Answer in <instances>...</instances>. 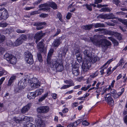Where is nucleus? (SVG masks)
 <instances>
[{
  "label": "nucleus",
  "instance_id": "obj_1",
  "mask_svg": "<svg viewBox=\"0 0 127 127\" xmlns=\"http://www.w3.org/2000/svg\"><path fill=\"white\" fill-rule=\"evenodd\" d=\"M90 38L94 44L97 46H101L102 47V51L104 52H105L108 48H110L111 42L106 39L97 40L93 37H90Z\"/></svg>",
  "mask_w": 127,
  "mask_h": 127
},
{
  "label": "nucleus",
  "instance_id": "obj_2",
  "mask_svg": "<svg viewBox=\"0 0 127 127\" xmlns=\"http://www.w3.org/2000/svg\"><path fill=\"white\" fill-rule=\"evenodd\" d=\"M28 83V79L27 78L24 77L20 80L18 83V87L15 89L16 93L20 92L21 90L27 86Z\"/></svg>",
  "mask_w": 127,
  "mask_h": 127
},
{
  "label": "nucleus",
  "instance_id": "obj_3",
  "mask_svg": "<svg viewBox=\"0 0 127 127\" xmlns=\"http://www.w3.org/2000/svg\"><path fill=\"white\" fill-rule=\"evenodd\" d=\"M28 82L31 85L32 88L33 89L38 88L40 85V82L36 78H33L28 80Z\"/></svg>",
  "mask_w": 127,
  "mask_h": 127
},
{
  "label": "nucleus",
  "instance_id": "obj_4",
  "mask_svg": "<svg viewBox=\"0 0 127 127\" xmlns=\"http://www.w3.org/2000/svg\"><path fill=\"white\" fill-rule=\"evenodd\" d=\"M52 64V67L58 71H61L63 69V66L61 62L60 63L59 62L54 60Z\"/></svg>",
  "mask_w": 127,
  "mask_h": 127
},
{
  "label": "nucleus",
  "instance_id": "obj_5",
  "mask_svg": "<svg viewBox=\"0 0 127 127\" xmlns=\"http://www.w3.org/2000/svg\"><path fill=\"white\" fill-rule=\"evenodd\" d=\"M72 64V72L73 74L75 76L78 75L80 72L79 70V65L75 61H72L71 63Z\"/></svg>",
  "mask_w": 127,
  "mask_h": 127
},
{
  "label": "nucleus",
  "instance_id": "obj_6",
  "mask_svg": "<svg viewBox=\"0 0 127 127\" xmlns=\"http://www.w3.org/2000/svg\"><path fill=\"white\" fill-rule=\"evenodd\" d=\"M91 65V63L90 61H89V60L84 59L82 65V68L84 71H87Z\"/></svg>",
  "mask_w": 127,
  "mask_h": 127
},
{
  "label": "nucleus",
  "instance_id": "obj_7",
  "mask_svg": "<svg viewBox=\"0 0 127 127\" xmlns=\"http://www.w3.org/2000/svg\"><path fill=\"white\" fill-rule=\"evenodd\" d=\"M8 16L7 11L5 8H2L0 9V20H6Z\"/></svg>",
  "mask_w": 127,
  "mask_h": 127
},
{
  "label": "nucleus",
  "instance_id": "obj_8",
  "mask_svg": "<svg viewBox=\"0 0 127 127\" xmlns=\"http://www.w3.org/2000/svg\"><path fill=\"white\" fill-rule=\"evenodd\" d=\"M25 55V59L26 62L30 64H32L33 62V60L31 53L27 51L26 52Z\"/></svg>",
  "mask_w": 127,
  "mask_h": 127
},
{
  "label": "nucleus",
  "instance_id": "obj_9",
  "mask_svg": "<svg viewBox=\"0 0 127 127\" xmlns=\"http://www.w3.org/2000/svg\"><path fill=\"white\" fill-rule=\"evenodd\" d=\"M49 109L50 108L48 106H41L37 108V111L40 113L45 114L49 111Z\"/></svg>",
  "mask_w": 127,
  "mask_h": 127
},
{
  "label": "nucleus",
  "instance_id": "obj_10",
  "mask_svg": "<svg viewBox=\"0 0 127 127\" xmlns=\"http://www.w3.org/2000/svg\"><path fill=\"white\" fill-rule=\"evenodd\" d=\"M64 38V36H62L55 39L52 44V46L55 47H58L61 43L62 40Z\"/></svg>",
  "mask_w": 127,
  "mask_h": 127
},
{
  "label": "nucleus",
  "instance_id": "obj_11",
  "mask_svg": "<svg viewBox=\"0 0 127 127\" xmlns=\"http://www.w3.org/2000/svg\"><path fill=\"white\" fill-rule=\"evenodd\" d=\"M45 35V33H42L41 31L37 32L34 36V38L36 39L35 42L37 43L42 38V37Z\"/></svg>",
  "mask_w": 127,
  "mask_h": 127
},
{
  "label": "nucleus",
  "instance_id": "obj_12",
  "mask_svg": "<svg viewBox=\"0 0 127 127\" xmlns=\"http://www.w3.org/2000/svg\"><path fill=\"white\" fill-rule=\"evenodd\" d=\"M84 55V59H86L88 60L89 59L91 58V56L92 55L91 51L89 49L85 50L83 52Z\"/></svg>",
  "mask_w": 127,
  "mask_h": 127
},
{
  "label": "nucleus",
  "instance_id": "obj_13",
  "mask_svg": "<svg viewBox=\"0 0 127 127\" xmlns=\"http://www.w3.org/2000/svg\"><path fill=\"white\" fill-rule=\"evenodd\" d=\"M35 122L37 127H44L45 124L42 119L39 118L35 119Z\"/></svg>",
  "mask_w": 127,
  "mask_h": 127
},
{
  "label": "nucleus",
  "instance_id": "obj_14",
  "mask_svg": "<svg viewBox=\"0 0 127 127\" xmlns=\"http://www.w3.org/2000/svg\"><path fill=\"white\" fill-rule=\"evenodd\" d=\"M46 25V23L45 22L35 23L33 24V26L37 27L36 29L37 30H39L42 29L44 27L42 25Z\"/></svg>",
  "mask_w": 127,
  "mask_h": 127
},
{
  "label": "nucleus",
  "instance_id": "obj_15",
  "mask_svg": "<svg viewBox=\"0 0 127 127\" xmlns=\"http://www.w3.org/2000/svg\"><path fill=\"white\" fill-rule=\"evenodd\" d=\"M37 48L41 53H44L45 51L44 49V45L42 41H40L37 45Z\"/></svg>",
  "mask_w": 127,
  "mask_h": 127
},
{
  "label": "nucleus",
  "instance_id": "obj_16",
  "mask_svg": "<svg viewBox=\"0 0 127 127\" xmlns=\"http://www.w3.org/2000/svg\"><path fill=\"white\" fill-rule=\"evenodd\" d=\"M31 105V103H29L24 106L21 109V112L24 114L27 112L30 109Z\"/></svg>",
  "mask_w": 127,
  "mask_h": 127
},
{
  "label": "nucleus",
  "instance_id": "obj_17",
  "mask_svg": "<svg viewBox=\"0 0 127 127\" xmlns=\"http://www.w3.org/2000/svg\"><path fill=\"white\" fill-rule=\"evenodd\" d=\"M35 95V93L34 92H29L28 95L27 97L30 99H33L36 97Z\"/></svg>",
  "mask_w": 127,
  "mask_h": 127
},
{
  "label": "nucleus",
  "instance_id": "obj_18",
  "mask_svg": "<svg viewBox=\"0 0 127 127\" xmlns=\"http://www.w3.org/2000/svg\"><path fill=\"white\" fill-rule=\"evenodd\" d=\"M106 19H113L116 18V17L112 13H109V14H106Z\"/></svg>",
  "mask_w": 127,
  "mask_h": 127
},
{
  "label": "nucleus",
  "instance_id": "obj_19",
  "mask_svg": "<svg viewBox=\"0 0 127 127\" xmlns=\"http://www.w3.org/2000/svg\"><path fill=\"white\" fill-rule=\"evenodd\" d=\"M23 42L19 38L13 44L14 46H18L22 44Z\"/></svg>",
  "mask_w": 127,
  "mask_h": 127
},
{
  "label": "nucleus",
  "instance_id": "obj_20",
  "mask_svg": "<svg viewBox=\"0 0 127 127\" xmlns=\"http://www.w3.org/2000/svg\"><path fill=\"white\" fill-rule=\"evenodd\" d=\"M19 38L23 42L24 41H26L28 39L27 36L25 34H22Z\"/></svg>",
  "mask_w": 127,
  "mask_h": 127
},
{
  "label": "nucleus",
  "instance_id": "obj_21",
  "mask_svg": "<svg viewBox=\"0 0 127 127\" xmlns=\"http://www.w3.org/2000/svg\"><path fill=\"white\" fill-rule=\"evenodd\" d=\"M97 60V58L96 56H93L92 55L91 56V58L89 59V61H90L91 63H94Z\"/></svg>",
  "mask_w": 127,
  "mask_h": 127
},
{
  "label": "nucleus",
  "instance_id": "obj_22",
  "mask_svg": "<svg viewBox=\"0 0 127 127\" xmlns=\"http://www.w3.org/2000/svg\"><path fill=\"white\" fill-rule=\"evenodd\" d=\"M64 82L66 84H69V85H67L69 86V87L74 85V83L73 82V81L71 80H66L64 81Z\"/></svg>",
  "mask_w": 127,
  "mask_h": 127
},
{
  "label": "nucleus",
  "instance_id": "obj_23",
  "mask_svg": "<svg viewBox=\"0 0 127 127\" xmlns=\"http://www.w3.org/2000/svg\"><path fill=\"white\" fill-rule=\"evenodd\" d=\"M93 26L95 28L99 27L102 28L104 27H105L104 25L103 24L100 23L94 24L93 25Z\"/></svg>",
  "mask_w": 127,
  "mask_h": 127
},
{
  "label": "nucleus",
  "instance_id": "obj_24",
  "mask_svg": "<svg viewBox=\"0 0 127 127\" xmlns=\"http://www.w3.org/2000/svg\"><path fill=\"white\" fill-rule=\"evenodd\" d=\"M104 84V82H103L102 83L101 82H98L96 85V87L95 88V89H97L96 90V92L97 93H99L100 92L101 89L100 88L98 89V87L100 85L101 86L103 85Z\"/></svg>",
  "mask_w": 127,
  "mask_h": 127
},
{
  "label": "nucleus",
  "instance_id": "obj_25",
  "mask_svg": "<svg viewBox=\"0 0 127 127\" xmlns=\"http://www.w3.org/2000/svg\"><path fill=\"white\" fill-rule=\"evenodd\" d=\"M10 63L12 64H15L17 62V60L16 58L14 56H13L12 58H11L10 60Z\"/></svg>",
  "mask_w": 127,
  "mask_h": 127
},
{
  "label": "nucleus",
  "instance_id": "obj_26",
  "mask_svg": "<svg viewBox=\"0 0 127 127\" xmlns=\"http://www.w3.org/2000/svg\"><path fill=\"white\" fill-rule=\"evenodd\" d=\"M13 55L11 54H9L8 53H6L4 55V58H5L6 60L8 61H10L11 58L13 57Z\"/></svg>",
  "mask_w": 127,
  "mask_h": 127
},
{
  "label": "nucleus",
  "instance_id": "obj_27",
  "mask_svg": "<svg viewBox=\"0 0 127 127\" xmlns=\"http://www.w3.org/2000/svg\"><path fill=\"white\" fill-rule=\"evenodd\" d=\"M51 56H47V64H48L51 67H52V63L54 61H56L55 60H51L50 58Z\"/></svg>",
  "mask_w": 127,
  "mask_h": 127
},
{
  "label": "nucleus",
  "instance_id": "obj_28",
  "mask_svg": "<svg viewBox=\"0 0 127 127\" xmlns=\"http://www.w3.org/2000/svg\"><path fill=\"white\" fill-rule=\"evenodd\" d=\"M93 25H84L82 26V28L85 30H89L92 29Z\"/></svg>",
  "mask_w": 127,
  "mask_h": 127
},
{
  "label": "nucleus",
  "instance_id": "obj_29",
  "mask_svg": "<svg viewBox=\"0 0 127 127\" xmlns=\"http://www.w3.org/2000/svg\"><path fill=\"white\" fill-rule=\"evenodd\" d=\"M44 92V90L42 89H40L37 90L35 92L36 96H37L39 95H40Z\"/></svg>",
  "mask_w": 127,
  "mask_h": 127
},
{
  "label": "nucleus",
  "instance_id": "obj_30",
  "mask_svg": "<svg viewBox=\"0 0 127 127\" xmlns=\"http://www.w3.org/2000/svg\"><path fill=\"white\" fill-rule=\"evenodd\" d=\"M48 92H47L42 97L39 99L38 100V101L41 102L43 101L46 97H47L48 95Z\"/></svg>",
  "mask_w": 127,
  "mask_h": 127
},
{
  "label": "nucleus",
  "instance_id": "obj_31",
  "mask_svg": "<svg viewBox=\"0 0 127 127\" xmlns=\"http://www.w3.org/2000/svg\"><path fill=\"white\" fill-rule=\"evenodd\" d=\"M83 120V119H80L72 123L73 127H76L79 124L80 122H81Z\"/></svg>",
  "mask_w": 127,
  "mask_h": 127
},
{
  "label": "nucleus",
  "instance_id": "obj_32",
  "mask_svg": "<svg viewBox=\"0 0 127 127\" xmlns=\"http://www.w3.org/2000/svg\"><path fill=\"white\" fill-rule=\"evenodd\" d=\"M105 100L110 105H112L114 102L113 99L112 97H110Z\"/></svg>",
  "mask_w": 127,
  "mask_h": 127
},
{
  "label": "nucleus",
  "instance_id": "obj_33",
  "mask_svg": "<svg viewBox=\"0 0 127 127\" xmlns=\"http://www.w3.org/2000/svg\"><path fill=\"white\" fill-rule=\"evenodd\" d=\"M50 6L54 9H57V5L54 2H50L49 3Z\"/></svg>",
  "mask_w": 127,
  "mask_h": 127
},
{
  "label": "nucleus",
  "instance_id": "obj_34",
  "mask_svg": "<svg viewBox=\"0 0 127 127\" xmlns=\"http://www.w3.org/2000/svg\"><path fill=\"white\" fill-rule=\"evenodd\" d=\"M124 88H122L121 89V92L118 93L117 94H117L116 95V99L119 98V96L124 92Z\"/></svg>",
  "mask_w": 127,
  "mask_h": 127
},
{
  "label": "nucleus",
  "instance_id": "obj_35",
  "mask_svg": "<svg viewBox=\"0 0 127 127\" xmlns=\"http://www.w3.org/2000/svg\"><path fill=\"white\" fill-rule=\"evenodd\" d=\"M111 93L112 94V96L115 99L116 98V95L117 94V92L116 90L114 89L111 90Z\"/></svg>",
  "mask_w": 127,
  "mask_h": 127
},
{
  "label": "nucleus",
  "instance_id": "obj_36",
  "mask_svg": "<svg viewBox=\"0 0 127 127\" xmlns=\"http://www.w3.org/2000/svg\"><path fill=\"white\" fill-rule=\"evenodd\" d=\"M112 87L111 86V85H109L108 88H107L106 89H103V92L101 93V94L102 95H103L104 94V93H105L106 91H110L112 90L111 88Z\"/></svg>",
  "mask_w": 127,
  "mask_h": 127
},
{
  "label": "nucleus",
  "instance_id": "obj_37",
  "mask_svg": "<svg viewBox=\"0 0 127 127\" xmlns=\"http://www.w3.org/2000/svg\"><path fill=\"white\" fill-rule=\"evenodd\" d=\"M37 58L38 61L41 62L43 61L41 55L40 53H38L37 54Z\"/></svg>",
  "mask_w": 127,
  "mask_h": 127
},
{
  "label": "nucleus",
  "instance_id": "obj_38",
  "mask_svg": "<svg viewBox=\"0 0 127 127\" xmlns=\"http://www.w3.org/2000/svg\"><path fill=\"white\" fill-rule=\"evenodd\" d=\"M119 21L124 25L127 26V20L123 19H120Z\"/></svg>",
  "mask_w": 127,
  "mask_h": 127
},
{
  "label": "nucleus",
  "instance_id": "obj_39",
  "mask_svg": "<svg viewBox=\"0 0 127 127\" xmlns=\"http://www.w3.org/2000/svg\"><path fill=\"white\" fill-rule=\"evenodd\" d=\"M14 121H15L17 123H19L20 122L22 121L21 120V118L20 119L18 118V117H14L13 118Z\"/></svg>",
  "mask_w": 127,
  "mask_h": 127
},
{
  "label": "nucleus",
  "instance_id": "obj_40",
  "mask_svg": "<svg viewBox=\"0 0 127 127\" xmlns=\"http://www.w3.org/2000/svg\"><path fill=\"white\" fill-rule=\"evenodd\" d=\"M98 72L97 71L95 72L92 73L91 75H90V76L92 78H94L98 76Z\"/></svg>",
  "mask_w": 127,
  "mask_h": 127
},
{
  "label": "nucleus",
  "instance_id": "obj_41",
  "mask_svg": "<svg viewBox=\"0 0 127 127\" xmlns=\"http://www.w3.org/2000/svg\"><path fill=\"white\" fill-rule=\"evenodd\" d=\"M8 25V24L5 22H1L0 23V27H5Z\"/></svg>",
  "mask_w": 127,
  "mask_h": 127
},
{
  "label": "nucleus",
  "instance_id": "obj_42",
  "mask_svg": "<svg viewBox=\"0 0 127 127\" xmlns=\"http://www.w3.org/2000/svg\"><path fill=\"white\" fill-rule=\"evenodd\" d=\"M28 117L24 116L22 117L21 118V120L22 121H25L26 122H28Z\"/></svg>",
  "mask_w": 127,
  "mask_h": 127
},
{
  "label": "nucleus",
  "instance_id": "obj_43",
  "mask_svg": "<svg viewBox=\"0 0 127 127\" xmlns=\"http://www.w3.org/2000/svg\"><path fill=\"white\" fill-rule=\"evenodd\" d=\"M5 39V36L3 35H0V43L3 42Z\"/></svg>",
  "mask_w": 127,
  "mask_h": 127
},
{
  "label": "nucleus",
  "instance_id": "obj_44",
  "mask_svg": "<svg viewBox=\"0 0 127 127\" xmlns=\"http://www.w3.org/2000/svg\"><path fill=\"white\" fill-rule=\"evenodd\" d=\"M26 31V30H22L20 29H17L16 31L17 32L19 33H24Z\"/></svg>",
  "mask_w": 127,
  "mask_h": 127
},
{
  "label": "nucleus",
  "instance_id": "obj_45",
  "mask_svg": "<svg viewBox=\"0 0 127 127\" xmlns=\"http://www.w3.org/2000/svg\"><path fill=\"white\" fill-rule=\"evenodd\" d=\"M124 63L123 59H121L119 61V62L117 64L118 66H120L123 65Z\"/></svg>",
  "mask_w": 127,
  "mask_h": 127
},
{
  "label": "nucleus",
  "instance_id": "obj_46",
  "mask_svg": "<svg viewBox=\"0 0 127 127\" xmlns=\"http://www.w3.org/2000/svg\"><path fill=\"white\" fill-rule=\"evenodd\" d=\"M85 6H86L87 8L90 11L92 10V8L91 4H86Z\"/></svg>",
  "mask_w": 127,
  "mask_h": 127
},
{
  "label": "nucleus",
  "instance_id": "obj_47",
  "mask_svg": "<svg viewBox=\"0 0 127 127\" xmlns=\"http://www.w3.org/2000/svg\"><path fill=\"white\" fill-rule=\"evenodd\" d=\"M108 6L107 5L105 4H98L96 6V7L98 8H100L103 7L107 6Z\"/></svg>",
  "mask_w": 127,
  "mask_h": 127
},
{
  "label": "nucleus",
  "instance_id": "obj_48",
  "mask_svg": "<svg viewBox=\"0 0 127 127\" xmlns=\"http://www.w3.org/2000/svg\"><path fill=\"white\" fill-rule=\"evenodd\" d=\"M54 50L53 49H51L49 51L47 56L51 57L52 54L54 52Z\"/></svg>",
  "mask_w": 127,
  "mask_h": 127
},
{
  "label": "nucleus",
  "instance_id": "obj_49",
  "mask_svg": "<svg viewBox=\"0 0 127 127\" xmlns=\"http://www.w3.org/2000/svg\"><path fill=\"white\" fill-rule=\"evenodd\" d=\"M111 67H110L109 68H108L107 70V73L109 75L111 74L112 72V71L111 70Z\"/></svg>",
  "mask_w": 127,
  "mask_h": 127
},
{
  "label": "nucleus",
  "instance_id": "obj_50",
  "mask_svg": "<svg viewBox=\"0 0 127 127\" xmlns=\"http://www.w3.org/2000/svg\"><path fill=\"white\" fill-rule=\"evenodd\" d=\"M6 72L5 70H1L0 71V76H2L3 74H6Z\"/></svg>",
  "mask_w": 127,
  "mask_h": 127
},
{
  "label": "nucleus",
  "instance_id": "obj_51",
  "mask_svg": "<svg viewBox=\"0 0 127 127\" xmlns=\"http://www.w3.org/2000/svg\"><path fill=\"white\" fill-rule=\"evenodd\" d=\"M48 15L47 14L42 13L39 15V16L41 17H43L44 18L47 17L48 16Z\"/></svg>",
  "mask_w": 127,
  "mask_h": 127
},
{
  "label": "nucleus",
  "instance_id": "obj_52",
  "mask_svg": "<svg viewBox=\"0 0 127 127\" xmlns=\"http://www.w3.org/2000/svg\"><path fill=\"white\" fill-rule=\"evenodd\" d=\"M57 17H58L59 20L61 22L62 21V15L60 13L58 12L57 15Z\"/></svg>",
  "mask_w": 127,
  "mask_h": 127
},
{
  "label": "nucleus",
  "instance_id": "obj_53",
  "mask_svg": "<svg viewBox=\"0 0 127 127\" xmlns=\"http://www.w3.org/2000/svg\"><path fill=\"white\" fill-rule=\"evenodd\" d=\"M107 66L105 67H103V66H102V69L100 71V72L101 73V75L103 74L104 73V69H106L107 68Z\"/></svg>",
  "mask_w": 127,
  "mask_h": 127
},
{
  "label": "nucleus",
  "instance_id": "obj_54",
  "mask_svg": "<svg viewBox=\"0 0 127 127\" xmlns=\"http://www.w3.org/2000/svg\"><path fill=\"white\" fill-rule=\"evenodd\" d=\"M99 17L101 19H106V14L104 15H100L99 16Z\"/></svg>",
  "mask_w": 127,
  "mask_h": 127
},
{
  "label": "nucleus",
  "instance_id": "obj_55",
  "mask_svg": "<svg viewBox=\"0 0 127 127\" xmlns=\"http://www.w3.org/2000/svg\"><path fill=\"white\" fill-rule=\"evenodd\" d=\"M61 32V30L60 29H58L57 30V31L56 33L53 36H56L59 34Z\"/></svg>",
  "mask_w": 127,
  "mask_h": 127
},
{
  "label": "nucleus",
  "instance_id": "obj_56",
  "mask_svg": "<svg viewBox=\"0 0 127 127\" xmlns=\"http://www.w3.org/2000/svg\"><path fill=\"white\" fill-rule=\"evenodd\" d=\"M82 124L83 125L85 126H87L89 124V123L86 121L85 120L83 122Z\"/></svg>",
  "mask_w": 127,
  "mask_h": 127
},
{
  "label": "nucleus",
  "instance_id": "obj_57",
  "mask_svg": "<svg viewBox=\"0 0 127 127\" xmlns=\"http://www.w3.org/2000/svg\"><path fill=\"white\" fill-rule=\"evenodd\" d=\"M112 42L113 43L114 45L115 46H117L118 45V42L114 39Z\"/></svg>",
  "mask_w": 127,
  "mask_h": 127
},
{
  "label": "nucleus",
  "instance_id": "obj_58",
  "mask_svg": "<svg viewBox=\"0 0 127 127\" xmlns=\"http://www.w3.org/2000/svg\"><path fill=\"white\" fill-rule=\"evenodd\" d=\"M16 76V75H12L10 78L9 80L13 82L15 80Z\"/></svg>",
  "mask_w": 127,
  "mask_h": 127
},
{
  "label": "nucleus",
  "instance_id": "obj_59",
  "mask_svg": "<svg viewBox=\"0 0 127 127\" xmlns=\"http://www.w3.org/2000/svg\"><path fill=\"white\" fill-rule=\"evenodd\" d=\"M113 3L115 4L116 5H118L120 3V1L119 0H113Z\"/></svg>",
  "mask_w": 127,
  "mask_h": 127
},
{
  "label": "nucleus",
  "instance_id": "obj_60",
  "mask_svg": "<svg viewBox=\"0 0 127 127\" xmlns=\"http://www.w3.org/2000/svg\"><path fill=\"white\" fill-rule=\"evenodd\" d=\"M4 50L3 48L2 47H0V55L3 53Z\"/></svg>",
  "mask_w": 127,
  "mask_h": 127
},
{
  "label": "nucleus",
  "instance_id": "obj_61",
  "mask_svg": "<svg viewBox=\"0 0 127 127\" xmlns=\"http://www.w3.org/2000/svg\"><path fill=\"white\" fill-rule=\"evenodd\" d=\"M119 28L123 32H126V30L124 27L120 26Z\"/></svg>",
  "mask_w": 127,
  "mask_h": 127
},
{
  "label": "nucleus",
  "instance_id": "obj_62",
  "mask_svg": "<svg viewBox=\"0 0 127 127\" xmlns=\"http://www.w3.org/2000/svg\"><path fill=\"white\" fill-rule=\"evenodd\" d=\"M110 97H111V94L110 93L108 94H106L105 97V99L106 100Z\"/></svg>",
  "mask_w": 127,
  "mask_h": 127
},
{
  "label": "nucleus",
  "instance_id": "obj_63",
  "mask_svg": "<svg viewBox=\"0 0 127 127\" xmlns=\"http://www.w3.org/2000/svg\"><path fill=\"white\" fill-rule=\"evenodd\" d=\"M113 60L112 59H110L108 60L104 65H103V67H105L107 64H109Z\"/></svg>",
  "mask_w": 127,
  "mask_h": 127
},
{
  "label": "nucleus",
  "instance_id": "obj_64",
  "mask_svg": "<svg viewBox=\"0 0 127 127\" xmlns=\"http://www.w3.org/2000/svg\"><path fill=\"white\" fill-rule=\"evenodd\" d=\"M71 14L70 13H68L66 16V18L68 19H69L71 17Z\"/></svg>",
  "mask_w": 127,
  "mask_h": 127
}]
</instances>
